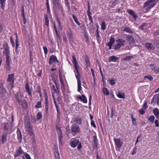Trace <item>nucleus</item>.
<instances>
[{"label": "nucleus", "mask_w": 159, "mask_h": 159, "mask_svg": "<svg viewBox=\"0 0 159 159\" xmlns=\"http://www.w3.org/2000/svg\"><path fill=\"white\" fill-rule=\"evenodd\" d=\"M70 145L71 147H75L77 145V149H81L82 148V145L81 142H79V139H74L70 142Z\"/></svg>", "instance_id": "f257e3e1"}, {"label": "nucleus", "mask_w": 159, "mask_h": 159, "mask_svg": "<svg viewBox=\"0 0 159 159\" xmlns=\"http://www.w3.org/2000/svg\"><path fill=\"white\" fill-rule=\"evenodd\" d=\"M54 4L53 7L55 10H58L62 12L63 11L62 6L61 5L59 0H52Z\"/></svg>", "instance_id": "f03ea898"}, {"label": "nucleus", "mask_w": 159, "mask_h": 159, "mask_svg": "<svg viewBox=\"0 0 159 159\" xmlns=\"http://www.w3.org/2000/svg\"><path fill=\"white\" fill-rule=\"evenodd\" d=\"M14 75L13 73L9 74L8 75V78L7 80V81L10 82V84L11 87V89L14 87Z\"/></svg>", "instance_id": "7ed1b4c3"}, {"label": "nucleus", "mask_w": 159, "mask_h": 159, "mask_svg": "<svg viewBox=\"0 0 159 159\" xmlns=\"http://www.w3.org/2000/svg\"><path fill=\"white\" fill-rule=\"evenodd\" d=\"M7 93L6 90L4 87V83H1L0 85V97L2 98L4 97Z\"/></svg>", "instance_id": "20e7f679"}, {"label": "nucleus", "mask_w": 159, "mask_h": 159, "mask_svg": "<svg viewBox=\"0 0 159 159\" xmlns=\"http://www.w3.org/2000/svg\"><path fill=\"white\" fill-rule=\"evenodd\" d=\"M23 96L21 94H19L17 95L16 97L17 99L19 104L22 105L23 104L26 105V102L25 100L23 98Z\"/></svg>", "instance_id": "39448f33"}, {"label": "nucleus", "mask_w": 159, "mask_h": 159, "mask_svg": "<svg viewBox=\"0 0 159 159\" xmlns=\"http://www.w3.org/2000/svg\"><path fill=\"white\" fill-rule=\"evenodd\" d=\"M71 131L75 134L79 133L80 131V127L76 125H72L71 126Z\"/></svg>", "instance_id": "423d86ee"}, {"label": "nucleus", "mask_w": 159, "mask_h": 159, "mask_svg": "<svg viewBox=\"0 0 159 159\" xmlns=\"http://www.w3.org/2000/svg\"><path fill=\"white\" fill-rule=\"evenodd\" d=\"M114 140L115 142L116 148L119 150L122 145V142L121 141L120 138L114 139Z\"/></svg>", "instance_id": "0eeeda50"}, {"label": "nucleus", "mask_w": 159, "mask_h": 159, "mask_svg": "<svg viewBox=\"0 0 159 159\" xmlns=\"http://www.w3.org/2000/svg\"><path fill=\"white\" fill-rule=\"evenodd\" d=\"M58 62L59 61L57 60V57L54 55H52L50 56L49 59V64L51 65L54 62Z\"/></svg>", "instance_id": "6e6552de"}, {"label": "nucleus", "mask_w": 159, "mask_h": 159, "mask_svg": "<svg viewBox=\"0 0 159 159\" xmlns=\"http://www.w3.org/2000/svg\"><path fill=\"white\" fill-rule=\"evenodd\" d=\"M4 125V129L7 134L9 131L11 130V124L10 123H5Z\"/></svg>", "instance_id": "1a4fd4ad"}, {"label": "nucleus", "mask_w": 159, "mask_h": 159, "mask_svg": "<svg viewBox=\"0 0 159 159\" xmlns=\"http://www.w3.org/2000/svg\"><path fill=\"white\" fill-rule=\"evenodd\" d=\"M54 152L56 159H60L57 147L56 145H54Z\"/></svg>", "instance_id": "9d476101"}, {"label": "nucleus", "mask_w": 159, "mask_h": 159, "mask_svg": "<svg viewBox=\"0 0 159 159\" xmlns=\"http://www.w3.org/2000/svg\"><path fill=\"white\" fill-rule=\"evenodd\" d=\"M3 48L4 49V52L3 53L6 55L10 54L9 51V48L8 46V44L7 43L4 44Z\"/></svg>", "instance_id": "9b49d317"}, {"label": "nucleus", "mask_w": 159, "mask_h": 159, "mask_svg": "<svg viewBox=\"0 0 159 159\" xmlns=\"http://www.w3.org/2000/svg\"><path fill=\"white\" fill-rule=\"evenodd\" d=\"M126 39L129 42L130 44H134L135 43V41L134 40L133 37L131 35H127L126 37Z\"/></svg>", "instance_id": "f8f14e48"}, {"label": "nucleus", "mask_w": 159, "mask_h": 159, "mask_svg": "<svg viewBox=\"0 0 159 159\" xmlns=\"http://www.w3.org/2000/svg\"><path fill=\"white\" fill-rule=\"evenodd\" d=\"M24 153L23 151L22 150L20 146H19L18 149L16 151V152L14 155L15 157H17L20 156V155Z\"/></svg>", "instance_id": "ddd939ff"}, {"label": "nucleus", "mask_w": 159, "mask_h": 159, "mask_svg": "<svg viewBox=\"0 0 159 159\" xmlns=\"http://www.w3.org/2000/svg\"><path fill=\"white\" fill-rule=\"evenodd\" d=\"M72 61L73 63L74 64V65L75 69L76 71H78V66L76 59V57L75 55H72Z\"/></svg>", "instance_id": "4468645a"}, {"label": "nucleus", "mask_w": 159, "mask_h": 159, "mask_svg": "<svg viewBox=\"0 0 159 159\" xmlns=\"http://www.w3.org/2000/svg\"><path fill=\"white\" fill-rule=\"evenodd\" d=\"M67 35L70 41H73L74 36L70 29V31L67 32Z\"/></svg>", "instance_id": "2eb2a0df"}, {"label": "nucleus", "mask_w": 159, "mask_h": 159, "mask_svg": "<svg viewBox=\"0 0 159 159\" xmlns=\"http://www.w3.org/2000/svg\"><path fill=\"white\" fill-rule=\"evenodd\" d=\"M127 11L129 14L132 16L135 19H136L137 17V16L135 14V12L132 10L128 9Z\"/></svg>", "instance_id": "dca6fc26"}, {"label": "nucleus", "mask_w": 159, "mask_h": 159, "mask_svg": "<svg viewBox=\"0 0 159 159\" xmlns=\"http://www.w3.org/2000/svg\"><path fill=\"white\" fill-rule=\"evenodd\" d=\"M125 40L124 39H118L116 40V42L120 45L121 46L125 45Z\"/></svg>", "instance_id": "f3484780"}, {"label": "nucleus", "mask_w": 159, "mask_h": 159, "mask_svg": "<svg viewBox=\"0 0 159 159\" xmlns=\"http://www.w3.org/2000/svg\"><path fill=\"white\" fill-rule=\"evenodd\" d=\"M153 113L157 119H159V110L157 108H155L153 111Z\"/></svg>", "instance_id": "a211bd4d"}, {"label": "nucleus", "mask_w": 159, "mask_h": 159, "mask_svg": "<svg viewBox=\"0 0 159 159\" xmlns=\"http://www.w3.org/2000/svg\"><path fill=\"white\" fill-rule=\"evenodd\" d=\"M146 46L148 50H154L155 48L153 45L150 43H146Z\"/></svg>", "instance_id": "6ab92c4d"}, {"label": "nucleus", "mask_w": 159, "mask_h": 159, "mask_svg": "<svg viewBox=\"0 0 159 159\" xmlns=\"http://www.w3.org/2000/svg\"><path fill=\"white\" fill-rule=\"evenodd\" d=\"M118 58L116 57L115 56H113L110 57H109L108 61L109 62H111V61L116 62L118 60Z\"/></svg>", "instance_id": "aec40b11"}, {"label": "nucleus", "mask_w": 159, "mask_h": 159, "mask_svg": "<svg viewBox=\"0 0 159 159\" xmlns=\"http://www.w3.org/2000/svg\"><path fill=\"white\" fill-rule=\"evenodd\" d=\"M81 118L79 117H75L74 118V122L79 125H81L82 123Z\"/></svg>", "instance_id": "412c9836"}, {"label": "nucleus", "mask_w": 159, "mask_h": 159, "mask_svg": "<svg viewBox=\"0 0 159 159\" xmlns=\"http://www.w3.org/2000/svg\"><path fill=\"white\" fill-rule=\"evenodd\" d=\"M17 136L18 139L19 140V142H21L22 139V137L21 133L20 130L18 128L17 131Z\"/></svg>", "instance_id": "4be33fe9"}, {"label": "nucleus", "mask_w": 159, "mask_h": 159, "mask_svg": "<svg viewBox=\"0 0 159 159\" xmlns=\"http://www.w3.org/2000/svg\"><path fill=\"white\" fill-rule=\"evenodd\" d=\"M117 96L119 98L124 99L125 98V94L124 93H122L120 91L118 92V93L117 94Z\"/></svg>", "instance_id": "5701e85b"}, {"label": "nucleus", "mask_w": 159, "mask_h": 159, "mask_svg": "<svg viewBox=\"0 0 159 159\" xmlns=\"http://www.w3.org/2000/svg\"><path fill=\"white\" fill-rule=\"evenodd\" d=\"M27 130L29 132V134L30 136H32L33 135V133L32 131V126L31 125L29 127H26Z\"/></svg>", "instance_id": "b1692460"}, {"label": "nucleus", "mask_w": 159, "mask_h": 159, "mask_svg": "<svg viewBox=\"0 0 159 159\" xmlns=\"http://www.w3.org/2000/svg\"><path fill=\"white\" fill-rule=\"evenodd\" d=\"M57 133L58 135V139H59V141L60 143H61V134L62 132L61 131V130L59 129H58V130H57Z\"/></svg>", "instance_id": "393cba45"}, {"label": "nucleus", "mask_w": 159, "mask_h": 159, "mask_svg": "<svg viewBox=\"0 0 159 159\" xmlns=\"http://www.w3.org/2000/svg\"><path fill=\"white\" fill-rule=\"evenodd\" d=\"M85 60L87 66L89 67L90 66V62L89 60V58L88 56L86 55L85 56Z\"/></svg>", "instance_id": "a878e982"}, {"label": "nucleus", "mask_w": 159, "mask_h": 159, "mask_svg": "<svg viewBox=\"0 0 159 159\" xmlns=\"http://www.w3.org/2000/svg\"><path fill=\"white\" fill-rule=\"evenodd\" d=\"M101 25V28L102 30H105L106 29V22L105 21H103Z\"/></svg>", "instance_id": "bb28decb"}, {"label": "nucleus", "mask_w": 159, "mask_h": 159, "mask_svg": "<svg viewBox=\"0 0 159 159\" xmlns=\"http://www.w3.org/2000/svg\"><path fill=\"white\" fill-rule=\"evenodd\" d=\"M123 31H126L130 34L133 33V31L131 30L130 29L129 27L125 28Z\"/></svg>", "instance_id": "cd10ccee"}, {"label": "nucleus", "mask_w": 159, "mask_h": 159, "mask_svg": "<svg viewBox=\"0 0 159 159\" xmlns=\"http://www.w3.org/2000/svg\"><path fill=\"white\" fill-rule=\"evenodd\" d=\"M103 94L106 95H108L109 92L107 89L106 88H103L102 90Z\"/></svg>", "instance_id": "c85d7f7f"}, {"label": "nucleus", "mask_w": 159, "mask_h": 159, "mask_svg": "<svg viewBox=\"0 0 159 159\" xmlns=\"http://www.w3.org/2000/svg\"><path fill=\"white\" fill-rule=\"evenodd\" d=\"M44 17H45V25L48 26L49 25V20L48 17V16L47 14L44 15Z\"/></svg>", "instance_id": "c756f323"}, {"label": "nucleus", "mask_w": 159, "mask_h": 159, "mask_svg": "<svg viewBox=\"0 0 159 159\" xmlns=\"http://www.w3.org/2000/svg\"><path fill=\"white\" fill-rule=\"evenodd\" d=\"M16 47L15 48V50L16 51H17V50L18 49V46L19 45V41L18 40V38H17V36L16 35Z\"/></svg>", "instance_id": "7c9ffc66"}, {"label": "nucleus", "mask_w": 159, "mask_h": 159, "mask_svg": "<svg viewBox=\"0 0 159 159\" xmlns=\"http://www.w3.org/2000/svg\"><path fill=\"white\" fill-rule=\"evenodd\" d=\"M25 127L31 126L30 121L29 120H25Z\"/></svg>", "instance_id": "2f4dec72"}, {"label": "nucleus", "mask_w": 159, "mask_h": 159, "mask_svg": "<svg viewBox=\"0 0 159 159\" xmlns=\"http://www.w3.org/2000/svg\"><path fill=\"white\" fill-rule=\"evenodd\" d=\"M96 38L98 42H99V39L100 38V35H99L98 28H97L96 30Z\"/></svg>", "instance_id": "473e14b6"}, {"label": "nucleus", "mask_w": 159, "mask_h": 159, "mask_svg": "<svg viewBox=\"0 0 159 159\" xmlns=\"http://www.w3.org/2000/svg\"><path fill=\"white\" fill-rule=\"evenodd\" d=\"M72 17H73V19L74 20V21H75V23L78 25H80V24L79 23V22H78V20H77V17L75 15H74L73 14L72 15Z\"/></svg>", "instance_id": "72a5a7b5"}, {"label": "nucleus", "mask_w": 159, "mask_h": 159, "mask_svg": "<svg viewBox=\"0 0 159 159\" xmlns=\"http://www.w3.org/2000/svg\"><path fill=\"white\" fill-rule=\"evenodd\" d=\"M155 117L153 116H151L150 117L148 118V120L149 121L151 122L152 123H153Z\"/></svg>", "instance_id": "f704fd0d"}, {"label": "nucleus", "mask_w": 159, "mask_h": 159, "mask_svg": "<svg viewBox=\"0 0 159 159\" xmlns=\"http://www.w3.org/2000/svg\"><path fill=\"white\" fill-rule=\"evenodd\" d=\"M42 107L41 102H38L37 105L35 106L36 108H40Z\"/></svg>", "instance_id": "c9c22d12"}, {"label": "nucleus", "mask_w": 159, "mask_h": 159, "mask_svg": "<svg viewBox=\"0 0 159 159\" xmlns=\"http://www.w3.org/2000/svg\"><path fill=\"white\" fill-rule=\"evenodd\" d=\"M7 134H4L2 136V143H4L6 141L7 138Z\"/></svg>", "instance_id": "e433bc0d"}, {"label": "nucleus", "mask_w": 159, "mask_h": 159, "mask_svg": "<svg viewBox=\"0 0 159 159\" xmlns=\"http://www.w3.org/2000/svg\"><path fill=\"white\" fill-rule=\"evenodd\" d=\"M78 83V91L80 92L81 90V82L79 81Z\"/></svg>", "instance_id": "4c0bfd02"}, {"label": "nucleus", "mask_w": 159, "mask_h": 159, "mask_svg": "<svg viewBox=\"0 0 159 159\" xmlns=\"http://www.w3.org/2000/svg\"><path fill=\"white\" fill-rule=\"evenodd\" d=\"M76 72H77V73L78 75H76V78L77 80V82H79V81H81L80 79V75L79 74V72L78 69V71H76Z\"/></svg>", "instance_id": "58836bf2"}, {"label": "nucleus", "mask_w": 159, "mask_h": 159, "mask_svg": "<svg viewBox=\"0 0 159 159\" xmlns=\"http://www.w3.org/2000/svg\"><path fill=\"white\" fill-rule=\"evenodd\" d=\"M151 2H151V1H150V0H148L144 3L143 5V7H146Z\"/></svg>", "instance_id": "ea45409f"}, {"label": "nucleus", "mask_w": 159, "mask_h": 159, "mask_svg": "<svg viewBox=\"0 0 159 159\" xmlns=\"http://www.w3.org/2000/svg\"><path fill=\"white\" fill-rule=\"evenodd\" d=\"M144 78L145 79L147 78V79H149V80L150 81H151V80H152L153 79V78L150 75H147L145 76Z\"/></svg>", "instance_id": "a19ab883"}, {"label": "nucleus", "mask_w": 159, "mask_h": 159, "mask_svg": "<svg viewBox=\"0 0 159 159\" xmlns=\"http://www.w3.org/2000/svg\"><path fill=\"white\" fill-rule=\"evenodd\" d=\"M146 25L147 24L146 23H143L141 25H140L139 27L141 30H143L144 29H145L146 28Z\"/></svg>", "instance_id": "79ce46f5"}, {"label": "nucleus", "mask_w": 159, "mask_h": 159, "mask_svg": "<svg viewBox=\"0 0 159 159\" xmlns=\"http://www.w3.org/2000/svg\"><path fill=\"white\" fill-rule=\"evenodd\" d=\"M133 58L132 56H128L123 58V60L125 61H129L131 58Z\"/></svg>", "instance_id": "37998d69"}, {"label": "nucleus", "mask_w": 159, "mask_h": 159, "mask_svg": "<svg viewBox=\"0 0 159 159\" xmlns=\"http://www.w3.org/2000/svg\"><path fill=\"white\" fill-rule=\"evenodd\" d=\"M121 47V46L118 43H117V44H116V45H115L114 46V49L115 50H117V49H119V48H120Z\"/></svg>", "instance_id": "c03bdc74"}, {"label": "nucleus", "mask_w": 159, "mask_h": 159, "mask_svg": "<svg viewBox=\"0 0 159 159\" xmlns=\"http://www.w3.org/2000/svg\"><path fill=\"white\" fill-rule=\"evenodd\" d=\"M10 40L11 43L12 45V46L13 47H14L15 46L14 41V40L12 39V37L11 36L10 37Z\"/></svg>", "instance_id": "a18cd8bd"}, {"label": "nucleus", "mask_w": 159, "mask_h": 159, "mask_svg": "<svg viewBox=\"0 0 159 159\" xmlns=\"http://www.w3.org/2000/svg\"><path fill=\"white\" fill-rule=\"evenodd\" d=\"M82 101L84 103H86L87 102V100L85 98V96L84 95H82Z\"/></svg>", "instance_id": "49530a36"}, {"label": "nucleus", "mask_w": 159, "mask_h": 159, "mask_svg": "<svg viewBox=\"0 0 159 159\" xmlns=\"http://www.w3.org/2000/svg\"><path fill=\"white\" fill-rule=\"evenodd\" d=\"M6 62H10V54H8V55H6Z\"/></svg>", "instance_id": "de8ad7c7"}, {"label": "nucleus", "mask_w": 159, "mask_h": 159, "mask_svg": "<svg viewBox=\"0 0 159 159\" xmlns=\"http://www.w3.org/2000/svg\"><path fill=\"white\" fill-rule=\"evenodd\" d=\"M61 90L63 93V94H64V93L66 92V88L65 86V85H61Z\"/></svg>", "instance_id": "09e8293b"}, {"label": "nucleus", "mask_w": 159, "mask_h": 159, "mask_svg": "<svg viewBox=\"0 0 159 159\" xmlns=\"http://www.w3.org/2000/svg\"><path fill=\"white\" fill-rule=\"evenodd\" d=\"M45 104V112L46 114H48V104Z\"/></svg>", "instance_id": "8fccbe9b"}, {"label": "nucleus", "mask_w": 159, "mask_h": 159, "mask_svg": "<svg viewBox=\"0 0 159 159\" xmlns=\"http://www.w3.org/2000/svg\"><path fill=\"white\" fill-rule=\"evenodd\" d=\"M36 116L37 119L39 120L42 117V114L40 112H38L36 115Z\"/></svg>", "instance_id": "3c124183"}, {"label": "nucleus", "mask_w": 159, "mask_h": 159, "mask_svg": "<svg viewBox=\"0 0 159 159\" xmlns=\"http://www.w3.org/2000/svg\"><path fill=\"white\" fill-rule=\"evenodd\" d=\"M137 149V147L136 146H135L134 148L133 152L131 153V155H134V154H136V150Z\"/></svg>", "instance_id": "603ef678"}, {"label": "nucleus", "mask_w": 159, "mask_h": 159, "mask_svg": "<svg viewBox=\"0 0 159 159\" xmlns=\"http://www.w3.org/2000/svg\"><path fill=\"white\" fill-rule=\"evenodd\" d=\"M56 20L57 21V22L58 24V25H59V26H58L59 27H61V23L60 22V19L58 18V17H57L56 18Z\"/></svg>", "instance_id": "864d4df0"}, {"label": "nucleus", "mask_w": 159, "mask_h": 159, "mask_svg": "<svg viewBox=\"0 0 159 159\" xmlns=\"http://www.w3.org/2000/svg\"><path fill=\"white\" fill-rule=\"evenodd\" d=\"M59 75H60L59 78H60V82L61 83V85H64V82L62 78L61 77V76L60 74Z\"/></svg>", "instance_id": "5fc2aeb1"}, {"label": "nucleus", "mask_w": 159, "mask_h": 159, "mask_svg": "<svg viewBox=\"0 0 159 159\" xmlns=\"http://www.w3.org/2000/svg\"><path fill=\"white\" fill-rule=\"evenodd\" d=\"M5 66L7 68V69H8L9 70H10V65L9 62H7L6 63Z\"/></svg>", "instance_id": "6e6d98bb"}, {"label": "nucleus", "mask_w": 159, "mask_h": 159, "mask_svg": "<svg viewBox=\"0 0 159 159\" xmlns=\"http://www.w3.org/2000/svg\"><path fill=\"white\" fill-rule=\"evenodd\" d=\"M93 142L94 143L97 145V136L96 135H94L93 136Z\"/></svg>", "instance_id": "4d7b16f0"}, {"label": "nucleus", "mask_w": 159, "mask_h": 159, "mask_svg": "<svg viewBox=\"0 0 159 159\" xmlns=\"http://www.w3.org/2000/svg\"><path fill=\"white\" fill-rule=\"evenodd\" d=\"M109 83L110 85H114L115 84V80L113 79H111V80H109Z\"/></svg>", "instance_id": "13d9d810"}, {"label": "nucleus", "mask_w": 159, "mask_h": 159, "mask_svg": "<svg viewBox=\"0 0 159 159\" xmlns=\"http://www.w3.org/2000/svg\"><path fill=\"white\" fill-rule=\"evenodd\" d=\"M45 104H48V101L47 95L45 97Z\"/></svg>", "instance_id": "bf43d9fd"}, {"label": "nucleus", "mask_w": 159, "mask_h": 159, "mask_svg": "<svg viewBox=\"0 0 159 159\" xmlns=\"http://www.w3.org/2000/svg\"><path fill=\"white\" fill-rule=\"evenodd\" d=\"M56 108L57 111V115L59 114L60 115V108L59 106L56 107Z\"/></svg>", "instance_id": "052dcab7"}, {"label": "nucleus", "mask_w": 159, "mask_h": 159, "mask_svg": "<svg viewBox=\"0 0 159 159\" xmlns=\"http://www.w3.org/2000/svg\"><path fill=\"white\" fill-rule=\"evenodd\" d=\"M43 49L44 51V53L45 54H46L48 52V49L46 47H43Z\"/></svg>", "instance_id": "680f3d73"}, {"label": "nucleus", "mask_w": 159, "mask_h": 159, "mask_svg": "<svg viewBox=\"0 0 159 159\" xmlns=\"http://www.w3.org/2000/svg\"><path fill=\"white\" fill-rule=\"evenodd\" d=\"M154 43L156 45V46L157 47H159V41L157 40L155 41Z\"/></svg>", "instance_id": "e2e57ef3"}, {"label": "nucleus", "mask_w": 159, "mask_h": 159, "mask_svg": "<svg viewBox=\"0 0 159 159\" xmlns=\"http://www.w3.org/2000/svg\"><path fill=\"white\" fill-rule=\"evenodd\" d=\"M109 41L114 43H115V39H114V37H111Z\"/></svg>", "instance_id": "0e129e2a"}, {"label": "nucleus", "mask_w": 159, "mask_h": 159, "mask_svg": "<svg viewBox=\"0 0 159 159\" xmlns=\"http://www.w3.org/2000/svg\"><path fill=\"white\" fill-rule=\"evenodd\" d=\"M139 112L141 115H143L145 113V111L143 109H141L139 111Z\"/></svg>", "instance_id": "69168bd1"}, {"label": "nucleus", "mask_w": 159, "mask_h": 159, "mask_svg": "<svg viewBox=\"0 0 159 159\" xmlns=\"http://www.w3.org/2000/svg\"><path fill=\"white\" fill-rule=\"evenodd\" d=\"M147 102H145L143 106V109H146V108H147Z\"/></svg>", "instance_id": "338daca9"}, {"label": "nucleus", "mask_w": 159, "mask_h": 159, "mask_svg": "<svg viewBox=\"0 0 159 159\" xmlns=\"http://www.w3.org/2000/svg\"><path fill=\"white\" fill-rule=\"evenodd\" d=\"M25 156L26 159H31L30 157L27 153L25 154Z\"/></svg>", "instance_id": "774afa93"}]
</instances>
